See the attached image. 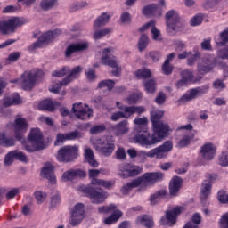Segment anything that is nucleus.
<instances>
[{
	"label": "nucleus",
	"mask_w": 228,
	"mask_h": 228,
	"mask_svg": "<svg viewBox=\"0 0 228 228\" xmlns=\"http://www.w3.org/2000/svg\"><path fill=\"white\" fill-rule=\"evenodd\" d=\"M28 142H30L31 146L25 145V150L27 152H35V151H42V149H45L47 144L44 142V135H42V131L40 128H32L28 137Z\"/></svg>",
	"instance_id": "obj_3"
},
{
	"label": "nucleus",
	"mask_w": 228,
	"mask_h": 228,
	"mask_svg": "<svg viewBox=\"0 0 228 228\" xmlns=\"http://www.w3.org/2000/svg\"><path fill=\"white\" fill-rule=\"evenodd\" d=\"M200 154L203 159L211 161L216 154V146L211 142H206L200 149Z\"/></svg>",
	"instance_id": "obj_17"
},
{
	"label": "nucleus",
	"mask_w": 228,
	"mask_h": 228,
	"mask_svg": "<svg viewBox=\"0 0 228 228\" xmlns=\"http://www.w3.org/2000/svg\"><path fill=\"white\" fill-rule=\"evenodd\" d=\"M76 177H86V172L81 169H70L62 175V181H72Z\"/></svg>",
	"instance_id": "obj_25"
},
{
	"label": "nucleus",
	"mask_w": 228,
	"mask_h": 228,
	"mask_svg": "<svg viewBox=\"0 0 228 228\" xmlns=\"http://www.w3.org/2000/svg\"><path fill=\"white\" fill-rule=\"evenodd\" d=\"M135 74L139 77V79H147L148 77H151V76H152V72H151V69H138Z\"/></svg>",
	"instance_id": "obj_50"
},
{
	"label": "nucleus",
	"mask_w": 228,
	"mask_h": 228,
	"mask_svg": "<svg viewBox=\"0 0 228 228\" xmlns=\"http://www.w3.org/2000/svg\"><path fill=\"white\" fill-rule=\"evenodd\" d=\"M142 93H133L126 98L127 104H136L142 101Z\"/></svg>",
	"instance_id": "obj_46"
},
{
	"label": "nucleus",
	"mask_w": 228,
	"mask_h": 228,
	"mask_svg": "<svg viewBox=\"0 0 228 228\" xmlns=\"http://www.w3.org/2000/svg\"><path fill=\"white\" fill-rule=\"evenodd\" d=\"M163 115H165L163 110H153L151 112L153 134L149 133L148 127L139 126L136 128L139 134L133 138V142L149 149V147H152V145H156V143H159L164 138H167L172 133V129L168 124L161 121Z\"/></svg>",
	"instance_id": "obj_1"
},
{
	"label": "nucleus",
	"mask_w": 228,
	"mask_h": 228,
	"mask_svg": "<svg viewBox=\"0 0 228 228\" xmlns=\"http://www.w3.org/2000/svg\"><path fill=\"white\" fill-rule=\"evenodd\" d=\"M194 134L190 133L183 135V137L180 140L178 145L179 147H187V145H190L191 143V140L194 138Z\"/></svg>",
	"instance_id": "obj_45"
},
{
	"label": "nucleus",
	"mask_w": 228,
	"mask_h": 228,
	"mask_svg": "<svg viewBox=\"0 0 228 228\" xmlns=\"http://www.w3.org/2000/svg\"><path fill=\"white\" fill-rule=\"evenodd\" d=\"M14 158L18 161H21L22 163H28V157L22 151H14Z\"/></svg>",
	"instance_id": "obj_58"
},
{
	"label": "nucleus",
	"mask_w": 228,
	"mask_h": 228,
	"mask_svg": "<svg viewBox=\"0 0 228 228\" xmlns=\"http://www.w3.org/2000/svg\"><path fill=\"white\" fill-rule=\"evenodd\" d=\"M181 80H178L175 84L176 88H183V86H186L188 83L193 82V72L185 69L181 72Z\"/></svg>",
	"instance_id": "obj_23"
},
{
	"label": "nucleus",
	"mask_w": 228,
	"mask_h": 228,
	"mask_svg": "<svg viewBox=\"0 0 228 228\" xmlns=\"http://www.w3.org/2000/svg\"><path fill=\"white\" fill-rule=\"evenodd\" d=\"M181 184H183V179H181V177H173L169 184L170 195L175 197V195H177V193L179 192V190H181Z\"/></svg>",
	"instance_id": "obj_27"
},
{
	"label": "nucleus",
	"mask_w": 228,
	"mask_h": 228,
	"mask_svg": "<svg viewBox=\"0 0 228 228\" xmlns=\"http://www.w3.org/2000/svg\"><path fill=\"white\" fill-rule=\"evenodd\" d=\"M26 21L22 18L12 17L7 20H0V34L10 35V33H15L17 28L24 26Z\"/></svg>",
	"instance_id": "obj_5"
},
{
	"label": "nucleus",
	"mask_w": 228,
	"mask_h": 228,
	"mask_svg": "<svg viewBox=\"0 0 228 228\" xmlns=\"http://www.w3.org/2000/svg\"><path fill=\"white\" fill-rule=\"evenodd\" d=\"M113 51H115L113 47L103 49L101 62L103 65H108L109 67H111V69H116L115 71H112V74L113 76L118 77L120 76V69L118 68L117 57L111 55L113 54Z\"/></svg>",
	"instance_id": "obj_8"
},
{
	"label": "nucleus",
	"mask_w": 228,
	"mask_h": 228,
	"mask_svg": "<svg viewBox=\"0 0 228 228\" xmlns=\"http://www.w3.org/2000/svg\"><path fill=\"white\" fill-rule=\"evenodd\" d=\"M111 19V13L108 12H102L95 20L94 23V29H97L98 28H101V26H104L105 24H108Z\"/></svg>",
	"instance_id": "obj_32"
},
{
	"label": "nucleus",
	"mask_w": 228,
	"mask_h": 228,
	"mask_svg": "<svg viewBox=\"0 0 228 228\" xmlns=\"http://www.w3.org/2000/svg\"><path fill=\"white\" fill-rule=\"evenodd\" d=\"M71 216L69 219V224L73 227H76L83 222L85 219V205L83 203H77L71 209Z\"/></svg>",
	"instance_id": "obj_14"
},
{
	"label": "nucleus",
	"mask_w": 228,
	"mask_h": 228,
	"mask_svg": "<svg viewBox=\"0 0 228 228\" xmlns=\"http://www.w3.org/2000/svg\"><path fill=\"white\" fill-rule=\"evenodd\" d=\"M142 15L146 17H161V7L157 4H151L142 8Z\"/></svg>",
	"instance_id": "obj_20"
},
{
	"label": "nucleus",
	"mask_w": 228,
	"mask_h": 228,
	"mask_svg": "<svg viewBox=\"0 0 228 228\" xmlns=\"http://www.w3.org/2000/svg\"><path fill=\"white\" fill-rule=\"evenodd\" d=\"M220 228H228V212L222 215L219 220Z\"/></svg>",
	"instance_id": "obj_62"
},
{
	"label": "nucleus",
	"mask_w": 228,
	"mask_h": 228,
	"mask_svg": "<svg viewBox=\"0 0 228 228\" xmlns=\"http://www.w3.org/2000/svg\"><path fill=\"white\" fill-rule=\"evenodd\" d=\"M219 165L221 167H228V152L224 151L219 155Z\"/></svg>",
	"instance_id": "obj_57"
},
{
	"label": "nucleus",
	"mask_w": 228,
	"mask_h": 228,
	"mask_svg": "<svg viewBox=\"0 0 228 228\" xmlns=\"http://www.w3.org/2000/svg\"><path fill=\"white\" fill-rule=\"evenodd\" d=\"M99 149L103 156H110L115 151V144L107 139L102 142Z\"/></svg>",
	"instance_id": "obj_35"
},
{
	"label": "nucleus",
	"mask_w": 228,
	"mask_h": 228,
	"mask_svg": "<svg viewBox=\"0 0 228 228\" xmlns=\"http://www.w3.org/2000/svg\"><path fill=\"white\" fill-rule=\"evenodd\" d=\"M3 101L5 108L22 102V99H20V96L17 93H13L11 96H5Z\"/></svg>",
	"instance_id": "obj_29"
},
{
	"label": "nucleus",
	"mask_w": 228,
	"mask_h": 228,
	"mask_svg": "<svg viewBox=\"0 0 228 228\" xmlns=\"http://www.w3.org/2000/svg\"><path fill=\"white\" fill-rule=\"evenodd\" d=\"M61 35V30L55 29L53 31H47L38 37L37 41L29 46L30 51H35V49H40L45 45H47L49 42H53L54 38H58Z\"/></svg>",
	"instance_id": "obj_10"
},
{
	"label": "nucleus",
	"mask_w": 228,
	"mask_h": 228,
	"mask_svg": "<svg viewBox=\"0 0 228 228\" xmlns=\"http://www.w3.org/2000/svg\"><path fill=\"white\" fill-rule=\"evenodd\" d=\"M115 86V81L108 79L102 80L98 84V88H108V90H112Z\"/></svg>",
	"instance_id": "obj_51"
},
{
	"label": "nucleus",
	"mask_w": 228,
	"mask_h": 228,
	"mask_svg": "<svg viewBox=\"0 0 228 228\" xmlns=\"http://www.w3.org/2000/svg\"><path fill=\"white\" fill-rule=\"evenodd\" d=\"M54 6H58V0H42L40 2V8L45 10V12L53 10Z\"/></svg>",
	"instance_id": "obj_42"
},
{
	"label": "nucleus",
	"mask_w": 228,
	"mask_h": 228,
	"mask_svg": "<svg viewBox=\"0 0 228 228\" xmlns=\"http://www.w3.org/2000/svg\"><path fill=\"white\" fill-rule=\"evenodd\" d=\"M165 175L161 172L145 173L136 178L135 184H139V191L146 190L151 184H155L158 181H162Z\"/></svg>",
	"instance_id": "obj_6"
},
{
	"label": "nucleus",
	"mask_w": 228,
	"mask_h": 228,
	"mask_svg": "<svg viewBox=\"0 0 228 228\" xmlns=\"http://www.w3.org/2000/svg\"><path fill=\"white\" fill-rule=\"evenodd\" d=\"M102 131H106V126L104 125H97L90 129L91 134H99V133H102Z\"/></svg>",
	"instance_id": "obj_61"
},
{
	"label": "nucleus",
	"mask_w": 228,
	"mask_h": 228,
	"mask_svg": "<svg viewBox=\"0 0 228 228\" xmlns=\"http://www.w3.org/2000/svg\"><path fill=\"white\" fill-rule=\"evenodd\" d=\"M138 187L140 188V184L136 183V179H134L131 183H128L126 185H124L121 189V192L123 193V195H127V193H129V191H131L133 188Z\"/></svg>",
	"instance_id": "obj_44"
},
{
	"label": "nucleus",
	"mask_w": 228,
	"mask_h": 228,
	"mask_svg": "<svg viewBox=\"0 0 228 228\" xmlns=\"http://www.w3.org/2000/svg\"><path fill=\"white\" fill-rule=\"evenodd\" d=\"M116 104L118 110H121V111L113 113L111 116V120H113V122H117V120H120V118H129V114L126 111V107L119 106L120 102H117Z\"/></svg>",
	"instance_id": "obj_31"
},
{
	"label": "nucleus",
	"mask_w": 228,
	"mask_h": 228,
	"mask_svg": "<svg viewBox=\"0 0 228 228\" xmlns=\"http://www.w3.org/2000/svg\"><path fill=\"white\" fill-rule=\"evenodd\" d=\"M110 32H111V28H110L97 30L94 32V40H101V38H102V37H106V35H110Z\"/></svg>",
	"instance_id": "obj_48"
},
{
	"label": "nucleus",
	"mask_w": 228,
	"mask_h": 228,
	"mask_svg": "<svg viewBox=\"0 0 228 228\" xmlns=\"http://www.w3.org/2000/svg\"><path fill=\"white\" fill-rule=\"evenodd\" d=\"M84 156L87 163L93 167V168H97L99 167V162L95 160L94 157V151L90 148H85Z\"/></svg>",
	"instance_id": "obj_34"
},
{
	"label": "nucleus",
	"mask_w": 228,
	"mask_h": 228,
	"mask_svg": "<svg viewBox=\"0 0 228 228\" xmlns=\"http://www.w3.org/2000/svg\"><path fill=\"white\" fill-rule=\"evenodd\" d=\"M79 191L90 199L92 204H102L108 199V192H99L91 186L82 185L79 187Z\"/></svg>",
	"instance_id": "obj_9"
},
{
	"label": "nucleus",
	"mask_w": 228,
	"mask_h": 228,
	"mask_svg": "<svg viewBox=\"0 0 228 228\" xmlns=\"http://www.w3.org/2000/svg\"><path fill=\"white\" fill-rule=\"evenodd\" d=\"M167 192L165 191H159L158 192H155L154 194H151L150 196V202L151 206H156L158 203V200L161 199L164 195H166Z\"/></svg>",
	"instance_id": "obj_47"
},
{
	"label": "nucleus",
	"mask_w": 228,
	"mask_h": 228,
	"mask_svg": "<svg viewBox=\"0 0 228 228\" xmlns=\"http://www.w3.org/2000/svg\"><path fill=\"white\" fill-rule=\"evenodd\" d=\"M184 208L183 207H175L173 210L166 211V218L170 224H174L177 221V215H181Z\"/></svg>",
	"instance_id": "obj_28"
},
{
	"label": "nucleus",
	"mask_w": 228,
	"mask_h": 228,
	"mask_svg": "<svg viewBox=\"0 0 228 228\" xmlns=\"http://www.w3.org/2000/svg\"><path fill=\"white\" fill-rule=\"evenodd\" d=\"M71 111L79 120H86V118H90L94 113L92 108L88 107L86 104H83V102L74 103Z\"/></svg>",
	"instance_id": "obj_12"
},
{
	"label": "nucleus",
	"mask_w": 228,
	"mask_h": 228,
	"mask_svg": "<svg viewBox=\"0 0 228 228\" xmlns=\"http://www.w3.org/2000/svg\"><path fill=\"white\" fill-rule=\"evenodd\" d=\"M78 153L79 146L66 145L58 151L56 159L60 163H70L77 158Z\"/></svg>",
	"instance_id": "obj_4"
},
{
	"label": "nucleus",
	"mask_w": 228,
	"mask_h": 228,
	"mask_svg": "<svg viewBox=\"0 0 228 228\" xmlns=\"http://www.w3.org/2000/svg\"><path fill=\"white\" fill-rule=\"evenodd\" d=\"M28 121L24 118H17L14 121V135L19 142H24V134L28 131Z\"/></svg>",
	"instance_id": "obj_16"
},
{
	"label": "nucleus",
	"mask_w": 228,
	"mask_h": 228,
	"mask_svg": "<svg viewBox=\"0 0 228 228\" xmlns=\"http://www.w3.org/2000/svg\"><path fill=\"white\" fill-rule=\"evenodd\" d=\"M144 86L148 94H154L156 92V81L154 79L145 82Z\"/></svg>",
	"instance_id": "obj_52"
},
{
	"label": "nucleus",
	"mask_w": 228,
	"mask_h": 228,
	"mask_svg": "<svg viewBox=\"0 0 228 228\" xmlns=\"http://www.w3.org/2000/svg\"><path fill=\"white\" fill-rule=\"evenodd\" d=\"M13 159H15V151H12L4 158V165L5 167H10L12 163H13Z\"/></svg>",
	"instance_id": "obj_56"
},
{
	"label": "nucleus",
	"mask_w": 228,
	"mask_h": 228,
	"mask_svg": "<svg viewBox=\"0 0 228 228\" xmlns=\"http://www.w3.org/2000/svg\"><path fill=\"white\" fill-rule=\"evenodd\" d=\"M44 76V71L42 69H32L30 71H25L20 78L11 80V83H17L21 85L23 90H31L37 83V79Z\"/></svg>",
	"instance_id": "obj_2"
},
{
	"label": "nucleus",
	"mask_w": 228,
	"mask_h": 228,
	"mask_svg": "<svg viewBox=\"0 0 228 228\" xmlns=\"http://www.w3.org/2000/svg\"><path fill=\"white\" fill-rule=\"evenodd\" d=\"M88 42H80L69 45L65 52L66 58H70L74 53L86 51V49H88Z\"/></svg>",
	"instance_id": "obj_19"
},
{
	"label": "nucleus",
	"mask_w": 228,
	"mask_h": 228,
	"mask_svg": "<svg viewBox=\"0 0 228 228\" xmlns=\"http://www.w3.org/2000/svg\"><path fill=\"white\" fill-rule=\"evenodd\" d=\"M129 126V122L127 120H123L116 125L114 126L116 136H122L123 134L129 133V126Z\"/></svg>",
	"instance_id": "obj_30"
},
{
	"label": "nucleus",
	"mask_w": 228,
	"mask_h": 228,
	"mask_svg": "<svg viewBox=\"0 0 228 228\" xmlns=\"http://www.w3.org/2000/svg\"><path fill=\"white\" fill-rule=\"evenodd\" d=\"M115 209H117V205L115 204H110L109 206L98 208L99 213H111V211H114L109 217L104 219L103 222L106 225H111V224L118 222V219L122 216V211Z\"/></svg>",
	"instance_id": "obj_11"
},
{
	"label": "nucleus",
	"mask_w": 228,
	"mask_h": 228,
	"mask_svg": "<svg viewBox=\"0 0 228 228\" xmlns=\"http://www.w3.org/2000/svg\"><path fill=\"white\" fill-rule=\"evenodd\" d=\"M124 170L130 177H134V175H139V174H142V172H143V167L140 166L126 164L124 166Z\"/></svg>",
	"instance_id": "obj_33"
},
{
	"label": "nucleus",
	"mask_w": 228,
	"mask_h": 228,
	"mask_svg": "<svg viewBox=\"0 0 228 228\" xmlns=\"http://www.w3.org/2000/svg\"><path fill=\"white\" fill-rule=\"evenodd\" d=\"M217 199L221 204H228V193L225 191H219Z\"/></svg>",
	"instance_id": "obj_59"
},
{
	"label": "nucleus",
	"mask_w": 228,
	"mask_h": 228,
	"mask_svg": "<svg viewBox=\"0 0 228 228\" xmlns=\"http://www.w3.org/2000/svg\"><path fill=\"white\" fill-rule=\"evenodd\" d=\"M38 108L41 111H53L56 108V102H53L51 99H45L39 102Z\"/></svg>",
	"instance_id": "obj_36"
},
{
	"label": "nucleus",
	"mask_w": 228,
	"mask_h": 228,
	"mask_svg": "<svg viewBox=\"0 0 228 228\" xmlns=\"http://www.w3.org/2000/svg\"><path fill=\"white\" fill-rule=\"evenodd\" d=\"M149 28H152L151 33L153 35V40H161V32L156 28V21L154 20H151L150 22L144 24L139 28V31L143 33V31H146V29H149Z\"/></svg>",
	"instance_id": "obj_26"
},
{
	"label": "nucleus",
	"mask_w": 228,
	"mask_h": 228,
	"mask_svg": "<svg viewBox=\"0 0 228 228\" xmlns=\"http://www.w3.org/2000/svg\"><path fill=\"white\" fill-rule=\"evenodd\" d=\"M91 184H93L94 186H102L103 188H106L107 190H110V188H111V186L115 185V182L113 181H105L102 179H93L91 181Z\"/></svg>",
	"instance_id": "obj_39"
},
{
	"label": "nucleus",
	"mask_w": 228,
	"mask_h": 228,
	"mask_svg": "<svg viewBox=\"0 0 228 228\" xmlns=\"http://www.w3.org/2000/svg\"><path fill=\"white\" fill-rule=\"evenodd\" d=\"M217 178H218V175H209L208 180L204 181V183H202V186H201V198L202 199H206V197H208L210 195L211 183H213V181H216Z\"/></svg>",
	"instance_id": "obj_22"
},
{
	"label": "nucleus",
	"mask_w": 228,
	"mask_h": 228,
	"mask_svg": "<svg viewBox=\"0 0 228 228\" xmlns=\"http://www.w3.org/2000/svg\"><path fill=\"white\" fill-rule=\"evenodd\" d=\"M174 149L172 141H166L162 145L150 151V158L163 159L168 156V152Z\"/></svg>",
	"instance_id": "obj_13"
},
{
	"label": "nucleus",
	"mask_w": 228,
	"mask_h": 228,
	"mask_svg": "<svg viewBox=\"0 0 228 228\" xmlns=\"http://www.w3.org/2000/svg\"><path fill=\"white\" fill-rule=\"evenodd\" d=\"M214 68L215 62H213V58H204L198 63V72H200V74H208V72H211Z\"/></svg>",
	"instance_id": "obj_21"
},
{
	"label": "nucleus",
	"mask_w": 228,
	"mask_h": 228,
	"mask_svg": "<svg viewBox=\"0 0 228 228\" xmlns=\"http://www.w3.org/2000/svg\"><path fill=\"white\" fill-rule=\"evenodd\" d=\"M35 199L37 204H42L43 202H45V199H47V193L44 191H36Z\"/></svg>",
	"instance_id": "obj_55"
},
{
	"label": "nucleus",
	"mask_w": 228,
	"mask_h": 228,
	"mask_svg": "<svg viewBox=\"0 0 228 228\" xmlns=\"http://www.w3.org/2000/svg\"><path fill=\"white\" fill-rule=\"evenodd\" d=\"M147 118L143 117V118H136L134 120V124H135V126H138L134 128L135 133H137L136 134H140V133H138V131L136 130L137 127H147Z\"/></svg>",
	"instance_id": "obj_49"
},
{
	"label": "nucleus",
	"mask_w": 228,
	"mask_h": 228,
	"mask_svg": "<svg viewBox=\"0 0 228 228\" xmlns=\"http://www.w3.org/2000/svg\"><path fill=\"white\" fill-rule=\"evenodd\" d=\"M147 45H149V37L145 35H142L138 42L139 51H143Z\"/></svg>",
	"instance_id": "obj_54"
},
{
	"label": "nucleus",
	"mask_w": 228,
	"mask_h": 228,
	"mask_svg": "<svg viewBox=\"0 0 228 228\" xmlns=\"http://www.w3.org/2000/svg\"><path fill=\"white\" fill-rule=\"evenodd\" d=\"M69 72H70V68L64 66L61 69L53 71L52 76H53V77H63V76H67Z\"/></svg>",
	"instance_id": "obj_53"
},
{
	"label": "nucleus",
	"mask_w": 228,
	"mask_h": 228,
	"mask_svg": "<svg viewBox=\"0 0 228 228\" xmlns=\"http://www.w3.org/2000/svg\"><path fill=\"white\" fill-rule=\"evenodd\" d=\"M126 113H128V118H131L132 115L137 113V115H142V113H145L147 110L143 106H126Z\"/></svg>",
	"instance_id": "obj_38"
},
{
	"label": "nucleus",
	"mask_w": 228,
	"mask_h": 228,
	"mask_svg": "<svg viewBox=\"0 0 228 228\" xmlns=\"http://www.w3.org/2000/svg\"><path fill=\"white\" fill-rule=\"evenodd\" d=\"M216 45H225L228 42V28L220 33L218 37L215 38Z\"/></svg>",
	"instance_id": "obj_43"
},
{
	"label": "nucleus",
	"mask_w": 228,
	"mask_h": 228,
	"mask_svg": "<svg viewBox=\"0 0 228 228\" xmlns=\"http://www.w3.org/2000/svg\"><path fill=\"white\" fill-rule=\"evenodd\" d=\"M67 134H58L56 137V141L54 142L55 146L61 145L63 142H67Z\"/></svg>",
	"instance_id": "obj_63"
},
{
	"label": "nucleus",
	"mask_w": 228,
	"mask_h": 228,
	"mask_svg": "<svg viewBox=\"0 0 228 228\" xmlns=\"http://www.w3.org/2000/svg\"><path fill=\"white\" fill-rule=\"evenodd\" d=\"M166 21H167V31L170 35L181 26V23L179 22V14L175 12V11L171 10L167 12L166 14Z\"/></svg>",
	"instance_id": "obj_15"
},
{
	"label": "nucleus",
	"mask_w": 228,
	"mask_h": 228,
	"mask_svg": "<svg viewBox=\"0 0 228 228\" xmlns=\"http://www.w3.org/2000/svg\"><path fill=\"white\" fill-rule=\"evenodd\" d=\"M174 58H175V53H171L169 55H167V60L165 61L164 64L162 65V71L164 74H166V76L170 75V73L174 70V68L168 67V63H170V61H172V60H174ZM167 67H168V70L167 69Z\"/></svg>",
	"instance_id": "obj_41"
},
{
	"label": "nucleus",
	"mask_w": 228,
	"mask_h": 228,
	"mask_svg": "<svg viewBox=\"0 0 228 228\" xmlns=\"http://www.w3.org/2000/svg\"><path fill=\"white\" fill-rule=\"evenodd\" d=\"M0 145L2 147H13L15 145V139L7 136L4 132H0Z\"/></svg>",
	"instance_id": "obj_37"
},
{
	"label": "nucleus",
	"mask_w": 228,
	"mask_h": 228,
	"mask_svg": "<svg viewBox=\"0 0 228 228\" xmlns=\"http://www.w3.org/2000/svg\"><path fill=\"white\" fill-rule=\"evenodd\" d=\"M205 91L204 89L199 87L196 89H191L190 90V92H187L185 94H183L179 102H188L190 101H193V99H197V97H199V95H202V94H204Z\"/></svg>",
	"instance_id": "obj_24"
},
{
	"label": "nucleus",
	"mask_w": 228,
	"mask_h": 228,
	"mask_svg": "<svg viewBox=\"0 0 228 228\" xmlns=\"http://www.w3.org/2000/svg\"><path fill=\"white\" fill-rule=\"evenodd\" d=\"M213 86L216 90H224V88H225V84L223 80L217 79L213 83Z\"/></svg>",
	"instance_id": "obj_64"
},
{
	"label": "nucleus",
	"mask_w": 228,
	"mask_h": 228,
	"mask_svg": "<svg viewBox=\"0 0 228 228\" xmlns=\"http://www.w3.org/2000/svg\"><path fill=\"white\" fill-rule=\"evenodd\" d=\"M137 222L147 228L154 227V221L150 216H141L137 218Z\"/></svg>",
	"instance_id": "obj_40"
},
{
	"label": "nucleus",
	"mask_w": 228,
	"mask_h": 228,
	"mask_svg": "<svg viewBox=\"0 0 228 228\" xmlns=\"http://www.w3.org/2000/svg\"><path fill=\"white\" fill-rule=\"evenodd\" d=\"M41 176L48 179L51 184H56V175H54V167L52 163H45L41 170Z\"/></svg>",
	"instance_id": "obj_18"
},
{
	"label": "nucleus",
	"mask_w": 228,
	"mask_h": 228,
	"mask_svg": "<svg viewBox=\"0 0 228 228\" xmlns=\"http://www.w3.org/2000/svg\"><path fill=\"white\" fill-rule=\"evenodd\" d=\"M204 20V16L202 14H197L191 20V26H200Z\"/></svg>",
	"instance_id": "obj_60"
},
{
	"label": "nucleus",
	"mask_w": 228,
	"mask_h": 228,
	"mask_svg": "<svg viewBox=\"0 0 228 228\" xmlns=\"http://www.w3.org/2000/svg\"><path fill=\"white\" fill-rule=\"evenodd\" d=\"M81 72H83V68L81 66H76L62 81L52 85L49 91L52 92V94H59L60 90H61V86H67V85L72 83L74 79H77V77L81 76Z\"/></svg>",
	"instance_id": "obj_7"
}]
</instances>
